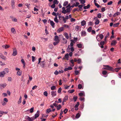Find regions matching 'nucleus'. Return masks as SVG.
I'll return each mask as SVG.
<instances>
[{
  "instance_id": "1",
  "label": "nucleus",
  "mask_w": 121,
  "mask_h": 121,
  "mask_svg": "<svg viewBox=\"0 0 121 121\" xmlns=\"http://www.w3.org/2000/svg\"><path fill=\"white\" fill-rule=\"evenodd\" d=\"M73 43L72 42L70 43V44L69 45L67 50L68 52H69L70 51V50L72 52H73L74 51V49L73 47Z\"/></svg>"
},
{
  "instance_id": "2",
  "label": "nucleus",
  "mask_w": 121,
  "mask_h": 121,
  "mask_svg": "<svg viewBox=\"0 0 121 121\" xmlns=\"http://www.w3.org/2000/svg\"><path fill=\"white\" fill-rule=\"evenodd\" d=\"M104 36L102 34L98 35L96 36V39L98 41H100L103 38Z\"/></svg>"
},
{
  "instance_id": "3",
  "label": "nucleus",
  "mask_w": 121,
  "mask_h": 121,
  "mask_svg": "<svg viewBox=\"0 0 121 121\" xmlns=\"http://www.w3.org/2000/svg\"><path fill=\"white\" fill-rule=\"evenodd\" d=\"M25 119H26V121H33L35 119L34 117H30L29 116H26L25 117Z\"/></svg>"
},
{
  "instance_id": "4",
  "label": "nucleus",
  "mask_w": 121,
  "mask_h": 121,
  "mask_svg": "<svg viewBox=\"0 0 121 121\" xmlns=\"http://www.w3.org/2000/svg\"><path fill=\"white\" fill-rule=\"evenodd\" d=\"M8 99H7L5 98H4L2 102H1V104L2 105L4 106L7 104V102H8Z\"/></svg>"
},
{
  "instance_id": "5",
  "label": "nucleus",
  "mask_w": 121,
  "mask_h": 121,
  "mask_svg": "<svg viewBox=\"0 0 121 121\" xmlns=\"http://www.w3.org/2000/svg\"><path fill=\"white\" fill-rule=\"evenodd\" d=\"M67 9L63 11L62 13L64 14H65L66 13H70V9L69 8H67Z\"/></svg>"
},
{
  "instance_id": "6",
  "label": "nucleus",
  "mask_w": 121,
  "mask_h": 121,
  "mask_svg": "<svg viewBox=\"0 0 121 121\" xmlns=\"http://www.w3.org/2000/svg\"><path fill=\"white\" fill-rule=\"evenodd\" d=\"M13 53L12 54V55L13 56H15L17 53V50L16 48H13Z\"/></svg>"
},
{
  "instance_id": "7",
  "label": "nucleus",
  "mask_w": 121,
  "mask_h": 121,
  "mask_svg": "<svg viewBox=\"0 0 121 121\" xmlns=\"http://www.w3.org/2000/svg\"><path fill=\"white\" fill-rule=\"evenodd\" d=\"M104 66L106 67L104 68V69L112 71V67L109 66L108 65H104Z\"/></svg>"
},
{
  "instance_id": "8",
  "label": "nucleus",
  "mask_w": 121,
  "mask_h": 121,
  "mask_svg": "<svg viewBox=\"0 0 121 121\" xmlns=\"http://www.w3.org/2000/svg\"><path fill=\"white\" fill-rule=\"evenodd\" d=\"M94 19L95 20V25H97L99 24V20L97 18V17H95Z\"/></svg>"
},
{
  "instance_id": "9",
  "label": "nucleus",
  "mask_w": 121,
  "mask_h": 121,
  "mask_svg": "<svg viewBox=\"0 0 121 121\" xmlns=\"http://www.w3.org/2000/svg\"><path fill=\"white\" fill-rule=\"evenodd\" d=\"M104 43L105 42L104 41H102L100 42V44L99 43V45L101 48H104L103 45L104 44Z\"/></svg>"
},
{
  "instance_id": "10",
  "label": "nucleus",
  "mask_w": 121,
  "mask_h": 121,
  "mask_svg": "<svg viewBox=\"0 0 121 121\" xmlns=\"http://www.w3.org/2000/svg\"><path fill=\"white\" fill-rule=\"evenodd\" d=\"M11 6L13 9L15 8V2L14 0H12L11 3Z\"/></svg>"
},
{
  "instance_id": "11",
  "label": "nucleus",
  "mask_w": 121,
  "mask_h": 121,
  "mask_svg": "<svg viewBox=\"0 0 121 121\" xmlns=\"http://www.w3.org/2000/svg\"><path fill=\"white\" fill-rule=\"evenodd\" d=\"M10 18L12 19V20L13 21L15 22H17V19L16 18L11 16H10Z\"/></svg>"
},
{
  "instance_id": "12",
  "label": "nucleus",
  "mask_w": 121,
  "mask_h": 121,
  "mask_svg": "<svg viewBox=\"0 0 121 121\" xmlns=\"http://www.w3.org/2000/svg\"><path fill=\"white\" fill-rule=\"evenodd\" d=\"M78 40V38L77 37L75 38L74 37L73 38V39L70 40V41L71 42L73 43H75L77 42V41Z\"/></svg>"
},
{
  "instance_id": "13",
  "label": "nucleus",
  "mask_w": 121,
  "mask_h": 121,
  "mask_svg": "<svg viewBox=\"0 0 121 121\" xmlns=\"http://www.w3.org/2000/svg\"><path fill=\"white\" fill-rule=\"evenodd\" d=\"M64 30V28L63 27H61L58 29L57 30L58 33H60V32L63 31Z\"/></svg>"
},
{
  "instance_id": "14",
  "label": "nucleus",
  "mask_w": 121,
  "mask_h": 121,
  "mask_svg": "<svg viewBox=\"0 0 121 121\" xmlns=\"http://www.w3.org/2000/svg\"><path fill=\"white\" fill-rule=\"evenodd\" d=\"M39 111H38L36 113L35 115V117L34 118L35 119L38 117L39 116Z\"/></svg>"
},
{
  "instance_id": "15",
  "label": "nucleus",
  "mask_w": 121,
  "mask_h": 121,
  "mask_svg": "<svg viewBox=\"0 0 121 121\" xmlns=\"http://www.w3.org/2000/svg\"><path fill=\"white\" fill-rule=\"evenodd\" d=\"M51 95L52 97L56 96V91H52L51 92Z\"/></svg>"
},
{
  "instance_id": "16",
  "label": "nucleus",
  "mask_w": 121,
  "mask_h": 121,
  "mask_svg": "<svg viewBox=\"0 0 121 121\" xmlns=\"http://www.w3.org/2000/svg\"><path fill=\"white\" fill-rule=\"evenodd\" d=\"M5 73H6L4 71H2L0 72V77H3Z\"/></svg>"
},
{
  "instance_id": "17",
  "label": "nucleus",
  "mask_w": 121,
  "mask_h": 121,
  "mask_svg": "<svg viewBox=\"0 0 121 121\" xmlns=\"http://www.w3.org/2000/svg\"><path fill=\"white\" fill-rule=\"evenodd\" d=\"M54 40L55 41L60 42V40L59 39L58 37V36L56 35L55 37V38Z\"/></svg>"
},
{
  "instance_id": "18",
  "label": "nucleus",
  "mask_w": 121,
  "mask_h": 121,
  "mask_svg": "<svg viewBox=\"0 0 121 121\" xmlns=\"http://www.w3.org/2000/svg\"><path fill=\"white\" fill-rule=\"evenodd\" d=\"M117 43V42L115 40H113L111 44V45H115Z\"/></svg>"
},
{
  "instance_id": "19",
  "label": "nucleus",
  "mask_w": 121,
  "mask_h": 121,
  "mask_svg": "<svg viewBox=\"0 0 121 121\" xmlns=\"http://www.w3.org/2000/svg\"><path fill=\"white\" fill-rule=\"evenodd\" d=\"M45 62L44 61L41 62L40 65V66L42 67H43L45 65Z\"/></svg>"
},
{
  "instance_id": "20",
  "label": "nucleus",
  "mask_w": 121,
  "mask_h": 121,
  "mask_svg": "<svg viewBox=\"0 0 121 121\" xmlns=\"http://www.w3.org/2000/svg\"><path fill=\"white\" fill-rule=\"evenodd\" d=\"M22 73V72L21 71H17V75L18 76H21Z\"/></svg>"
},
{
  "instance_id": "21",
  "label": "nucleus",
  "mask_w": 121,
  "mask_h": 121,
  "mask_svg": "<svg viewBox=\"0 0 121 121\" xmlns=\"http://www.w3.org/2000/svg\"><path fill=\"white\" fill-rule=\"evenodd\" d=\"M64 35L65 36V37L67 39H69V35L66 32H65L64 34Z\"/></svg>"
},
{
  "instance_id": "22",
  "label": "nucleus",
  "mask_w": 121,
  "mask_h": 121,
  "mask_svg": "<svg viewBox=\"0 0 121 121\" xmlns=\"http://www.w3.org/2000/svg\"><path fill=\"white\" fill-rule=\"evenodd\" d=\"M10 47V46L9 45H3L2 46V47L3 48H4L5 49H7V48H9Z\"/></svg>"
},
{
  "instance_id": "23",
  "label": "nucleus",
  "mask_w": 121,
  "mask_h": 121,
  "mask_svg": "<svg viewBox=\"0 0 121 121\" xmlns=\"http://www.w3.org/2000/svg\"><path fill=\"white\" fill-rule=\"evenodd\" d=\"M62 40L63 43L66 44L67 43V41L66 39L63 38L62 39Z\"/></svg>"
},
{
  "instance_id": "24",
  "label": "nucleus",
  "mask_w": 121,
  "mask_h": 121,
  "mask_svg": "<svg viewBox=\"0 0 121 121\" xmlns=\"http://www.w3.org/2000/svg\"><path fill=\"white\" fill-rule=\"evenodd\" d=\"M6 86V84H1L0 85V87L2 88H4Z\"/></svg>"
},
{
  "instance_id": "25",
  "label": "nucleus",
  "mask_w": 121,
  "mask_h": 121,
  "mask_svg": "<svg viewBox=\"0 0 121 121\" xmlns=\"http://www.w3.org/2000/svg\"><path fill=\"white\" fill-rule=\"evenodd\" d=\"M11 32L14 34H15L16 33V31L15 29L13 28H12L11 29Z\"/></svg>"
},
{
  "instance_id": "26",
  "label": "nucleus",
  "mask_w": 121,
  "mask_h": 121,
  "mask_svg": "<svg viewBox=\"0 0 121 121\" xmlns=\"http://www.w3.org/2000/svg\"><path fill=\"white\" fill-rule=\"evenodd\" d=\"M0 56L3 59L5 60L6 59V57L3 55L2 53H0Z\"/></svg>"
},
{
  "instance_id": "27",
  "label": "nucleus",
  "mask_w": 121,
  "mask_h": 121,
  "mask_svg": "<svg viewBox=\"0 0 121 121\" xmlns=\"http://www.w3.org/2000/svg\"><path fill=\"white\" fill-rule=\"evenodd\" d=\"M81 23V25L82 26H84L86 24V21L84 20L82 21Z\"/></svg>"
},
{
  "instance_id": "28",
  "label": "nucleus",
  "mask_w": 121,
  "mask_h": 121,
  "mask_svg": "<svg viewBox=\"0 0 121 121\" xmlns=\"http://www.w3.org/2000/svg\"><path fill=\"white\" fill-rule=\"evenodd\" d=\"M50 24L52 27L54 28V27L55 23L54 22L52 21H51L50 22Z\"/></svg>"
},
{
  "instance_id": "29",
  "label": "nucleus",
  "mask_w": 121,
  "mask_h": 121,
  "mask_svg": "<svg viewBox=\"0 0 121 121\" xmlns=\"http://www.w3.org/2000/svg\"><path fill=\"white\" fill-rule=\"evenodd\" d=\"M79 1L81 2V3L83 4L84 6L85 5L84 3L85 2V0H79Z\"/></svg>"
},
{
  "instance_id": "30",
  "label": "nucleus",
  "mask_w": 121,
  "mask_h": 121,
  "mask_svg": "<svg viewBox=\"0 0 121 121\" xmlns=\"http://www.w3.org/2000/svg\"><path fill=\"white\" fill-rule=\"evenodd\" d=\"M68 97L67 95L65 96L63 99V102H65L68 99Z\"/></svg>"
},
{
  "instance_id": "31",
  "label": "nucleus",
  "mask_w": 121,
  "mask_h": 121,
  "mask_svg": "<svg viewBox=\"0 0 121 121\" xmlns=\"http://www.w3.org/2000/svg\"><path fill=\"white\" fill-rule=\"evenodd\" d=\"M34 110V108L33 107L31 108L30 110H27V111H30V112L32 113L33 112Z\"/></svg>"
},
{
  "instance_id": "32",
  "label": "nucleus",
  "mask_w": 121,
  "mask_h": 121,
  "mask_svg": "<svg viewBox=\"0 0 121 121\" xmlns=\"http://www.w3.org/2000/svg\"><path fill=\"white\" fill-rule=\"evenodd\" d=\"M120 13L118 12H117L115 13L113 15V16L114 17H116L118 15H120Z\"/></svg>"
},
{
  "instance_id": "33",
  "label": "nucleus",
  "mask_w": 121,
  "mask_h": 121,
  "mask_svg": "<svg viewBox=\"0 0 121 121\" xmlns=\"http://www.w3.org/2000/svg\"><path fill=\"white\" fill-rule=\"evenodd\" d=\"M119 24V23H116L114 24L113 25V26L114 27H117L118 26Z\"/></svg>"
},
{
  "instance_id": "34",
  "label": "nucleus",
  "mask_w": 121,
  "mask_h": 121,
  "mask_svg": "<svg viewBox=\"0 0 121 121\" xmlns=\"http://www.w3.org/2000/svg\"><path fill=\"white\" fill-rule=\"evenodd\" d=\"M81 35L82 36H85L86 35V33L85 31H82V32Z\"/></svg>"
},
{
  "instance_id": "35",
  "label": "nucleus",
  "mask_w": 121,
  "mask_h": 121,
  "mask_svg": "<svg viewBox=\"0 0 121 121\" xmlns=\"http://www.w3.org/2000/svg\"><path fill=\"white\" fill-rule=\"evenodd\" d=\"M59 2V1H57V0H54L53 1V4H58Z\"/></svg>"
},
{
  "instance_id": "36",
  "label": "nucleus",
  "mask_w": 121,
  "mask_h": 121,
  "mask_svg": "<svg viewBox=\"0 0 121 121\" xmlns=\"http://www.w3.org/2000/svg\"><path fill=\"white\" fill-rule=\"evenodd\" d=\"M79 96H85V94L84 92H81L79 94Z\"/></svg>"
},
{
  "instance_id": "37",
  "label": "nucleus",
  "mask_w": 121,
  "mask_h": 121,
  "mask_svg": "<svg viewBox=\"0 0 121 121\" xmlns=\"http://www.w3.org/2000/svg\"><path fill=\"white\" fill-rule=\"evenodd\" d=\"M82 44L81 43L78 44H77V46L78 47L80 48H81L82 47Z\"/></svg>"
},
{
  "instance_id": "38",
  "label": "nucleus",
  "mask_w": 121,
  "mask_h": 121,
  "mask_svg": "<svg viewBox=\"0 0 121 121\" xmlns=\"http://www.w3.org/2000/svg\"><path fill=\"white\" fill-rule=\"evenodd\" d=\"M75 30L77 31H78L80 29V27L78 26H75Z\"/></svg>"
},
{
  "instance_id": "39",
  "label": "nucleus",
  "mask_w": 121,
  "mask_h": 121,
  "mask_svg": "<svg viewBox=\"0 0 121 121\" xmlns=\"http://www.w3.org/2000/svg\"><path fill=\"white\" fill-rule=\"evenodd\" d=\"M54 21L56 23H58V21L57 18V16L55 17L54 19Z\"/></svg>"
},
{
  "instance_id": "40",
  "label": "nucleus",
  "mask_w": 121,
  "mask_h": 121,
  "mask_svg": "<svg viewBox=\"0 0 121 121\" xmlns=\"http://www.w3.org/2000/svg\"><path fill=\"white\" fill-rule=\"evenodd\" d=\"M65 58H66V59L67 60H69V54L68 53H67L66 54L65 56Z\"/></svg>"
},
{
  "instance_id": "41",
  "label": "nucleus",
  "mask_w": 121,
  "mask_h": 121,
  "mask_svg": "<svg viewBox=\"0 0 121 121\" xmlns=\"http://www.w3.org/2000/svg\"><path fill=\"white\" fill-rule=\"evenodd\" d=\"M83 6V5H79L78 6V7L79 8V10L80 11L82 10V7Z\"/></svg>"
},
{
  "instance_id": "42",
  "label": "nucleus",
  "mask_w": 121,
  "mask_h": 121,
  "mask_svg": "<svg viewBox=\"0 0 121 121\" xmlns=\"http://www.w3.org/2000/svg\"><path fill=\"white\" fill-rule=\"evenodd\" d=\"M52 111V110L50 108L47 109L46 110V113L47 114H48L49 112Z\"/></svg>"
},
{
  "instance_id": "43",
  "label": "nucleus",
  "mask_w": 121,
  "mask_h": 121,
  "mask_svg": "<svg viewBox=\"0 0 121 121\" xmlns=\"http://www.w3.org/2000/svg\"><path fill=\"white\" fill-rule=\"evenodd\" d=\"M57 110H59L61 108V106L59 104L58 105V106H57Z\"/></svg>"
},
{
  "instance_id": "44",
  "label": "nucleus",
  "mask_w": 121,
  "mask_h": 121,
  "mask_svg": "<svg viewBox=\"0 0 121 121\" xmlns=\"http://www.w3.org/2000/svg\"><path fill=\"white\" fill-rule=\"evenodd\" d=\"M90 7V5L89 4H88L87 6H84L83 8L84 9H86Z\"/></svg>"
},
{
  "instance_id": "45",
  "label": "nucleus",
  "mask_w": 121,
  "mask_h": 121,
  "mask_svg": "<svg viewBox=\"0 0 121 121\" xmlns=\"http://www.w3.org/2000/svg\"><path fill=\"white\" fill-rule=\"evenodd\" d=\"M3 71L5 72L6 73H8L9 72V70L8 68H5L4 69V71Z\"/></svg>"
},
{
  "instance_id": "46",
  "label": "nucleus",
  "mask_w": 121,
  "mask_h": 121,
  "mask_svg": "<svg viewBox=\"0 0 121 121\" xmlns=\"http://www.w3.org/2000/svg\"><path fill=\"white\" fill-rule=\"evenodd\" d=\"M62 19L63 21L64 22V23H65L66 22V19L65 18V17L64 16H62Z\"/></svg>"
},
{
  "instance_id": "47",
  "label": "nucleus",
  "mask_w": 121,
  "mask_h": 121,
  "mask_svg": "<svg viewBox=\"0 0 121 121\" xmlns=\"http://www.w3.org/2000/svg\"><path fill=\"white\" fill-rule=\"evenodd\" d=\"M68 4V1H66L65 2L63 6H66Z\"/></svg>"
},
{
  "instance_id": "48",
  "label": "nucleus",
  "mask_w": 121,
  "mask_h": 121,
  "mask_svg": "<svg viewBox=\"0 0 121 121\" xmlns=\"http://www.w3.org/2000/svg\"><path fill=\"white\" fill-rule=\"evenodd\" d=\"M7 112H4L3 111H0V114L3 115L4 113L7 114Z\"/></svg>"
},
{
  "instance_id": "49",
  "label": "nucleus",
  "mask_w": 121,
  "mask_h": 121,
  "mask_svg": "<svg viewBox=\"0 0 121 121\" xmlns=\"http://www.w3.org/2000/svg\"><path fill=\"white\" fill-rule=\"evenodd\" d=\"M58 18L59 20H61L62 18V16H61L60 15H58Z\"/></svg>"
},
{
  "instance_id": "50",
  "label": "nucleus",
  "mask_w": 121,
  "mask_h": 121,
  "mask_svg": "<svg viewBox=\"0 0 121 121\" xmlns=\"http://www.w3.org/2000/svg\"><path fill=\"white\" fill-rule=\"evenodd\" d=\"M77 96H74L73 97V99L74 102H75L76 101L77 99Z\"/></svg>"
},
{
  "instance_id": "51",
  "label": "nucleus",
  "mask_w": 121,
  "mask_h": 121,
  "mask_svg": "<svg viewBox=\"0 0 121 121\" xmlns=\"http://www.w3.org/2000/svg\"><path fill=\"white\" fill-rule=\"evenodd\" d=\"M43 94L46 96H48V93L47 91H45L43 93Z\"/></svg>"
},
{
  "instance_id": "52",
  "label": "nucleus",
  "mask_w": 121,
  "mask_h": 121,
  "mask_svg": "<svg viewBox=\"0 0 121 121\" xmlns=\"http://www.w3.org/2000/svg\"><path fill=\"white\" fill-rule=\"evenodd\" d=\"M41 39L43 41H46L48 40V39L47 38H41Z\"/></svg>"
},
{
  "instance_id": "53",
  "label": "nucleus",
  "mask_w": 121,
  "mask_h": 121,
  "mask_svg": "<svg viewBox=\"0 0 121 121\" xmlns=\"http://www.w3.org/2000/svg\"><path fill=\"white\" fill-rule=\"evenodd\" d=\"M107 73V71L104 70L102 72V73L104 75H106Z\"/></svg>"
},
{
  "instance_id": "54",
  "label": "nucleus",
  "mask_w": 121,
  "mask_h": 121,
  "mask_svg": "<svg viewBox=\"0 0 121 121\" xmlns=\"http://www.w3.org/2000/svg\"><path fill=\"white\" fill-rule=\"evenodd\" d=\"M80 115L79 113H78L77 114V115L76 116V117L77 118H78L80 117Z\"/></svg>"
},
{
  "instance_id": "55",
  "label": "nucleus",
  "mask_w": 121,
  "mask_h": 121,
  "mask_svg": "<svg viewBox=\"0 0 121 121\" xmlns=\"http://www.w3.org/2000/svg\"><path fill=\"white\" fill-rule=\"evenodd\" d=\"M92 30V28L91 27H90L87 29V31L88 32H90Z\"/></svg>"
},
{
  "instance_id": "56",
  "label": "nucleus",
  "mask_w": 121,
  "mask_h": 121,
  "mask_svg": "<svg viewBox=\"0 0 121 121\" xmlns=\"http://www.w3.org/2000/svg\"><path fill=\"white\" fill-rule=\"evenodd\" d=\"M68 111V109L67 108H65L63 111V112L65 114H66Z\"/></svg>"
},
{
  "instance_id": "57",
  "label": "nucleus",
  "mask_w": 121,
  "mask_h": 121,
  "mask_svg": "<svg viewBox=\"0 0 121 121\" xmlns=\"http://www.w3.org/2000/svg\"><path fill=\"white\" fill-rule=\"evenodd\" d=\"M101 17V15L100 13H99L97 14V17L99 18H100Z\"/></svg>"
},
{
  "instance_id": "58",
  "label": "nucleus",
  "mask_w": 121,
  "mask_h": 121,
  "mask_svg": "<svg viewBox=\"0 0 121 121\" xmlns=\"http://www.w3.org/2000/svg\"><path fill=\"white\" fill-rule=\"evenodd\" d=\"M59 42L55 41V42H54L53 44L54 45H56Z\"/></svg>"
},
{
  "instance_id": "59",
  "label": "nucleus",
  "mask_w": 121,
  "mask_h": 121,
  "mask_svg": "<svg viewBox=\"0 0 121 121\" xmlns=\"http://www.w3.org/2000/svg\"><path fill=\"white\" fill-rule=\"evenodd\" d=\"M54 74L56 75H57L59 74V72L57 70H56L54 73Z\"/></svg>"
},
{
  "instance_id": "60",
  "label": "nucleus",
  "mask_w": 121,
  "mask_h": 121,
  "mask_svg": "<svg viewBox=\"0 0 121 121\" xmlns=\"http://www.w3.org/2000/svg\"><path fill=\"white\" fill-rule=\"evenodd\" d=\"M79 105V102H77V104H76L74 106L75 108H76L78 107V106Z\"/></svg>"
},
{
  "instance_id": "61",
  "label": "nucleus",
  "mask_w": 121,
  "mask_h": 121,
  "mask_svg": "<svg viewBox=\"0 0 121 121\" xmlns=\"http://www.w3.org/2000/svg\"><path fill=\"white\" fill-rule=\"evenodd\" d=\"M74 91V90L73 89L72 90L68 91V92H69V93H71L73 92Z\"/></svg>"
},
{
  "instance_id": "62",
  "label": "nucleus",
  "mask_w": 121,
  "mask_h": 121,
  "mask_svg": "<svg viewBox=\"0 0 121 121\" xmlns=\"http://www.w3.org/2000/svg\"><path fill=\"white\" fill-rule=\"evenodd\" d=\"M82 87V85L80 84H79L78 86V88L79 89H81Z\"/></svg>"
},
{
  "instance_id": "63",
  "label": "nucleus",
  "mask_w": 121,
  "mask_h": 121,
  "mask_svg": "<svg viewBox=\"0 0 121 121\" xmlns=\"http://www.w3.org/2000/svg\"><path fill=\"white\" fill-rule=\"evenodd\" d=\"M61 89V87H60L59 88L58 91V93H60Z\"/></svg>"
},
{
  "instance_id": "64",
  "label": "nucleus",
  "mask_w": 121,
  "mask_h": 121,
  "mask_svg": "<svg viewBox=\"0 0 121 121\" xmlns=\"http://www.w3.org/2000/svg\"><path fill=\"white\" fill-rule=\"evenodd\" d=\"M56 89V86H52L51 88V89L52 90H53Z\"/></svg>"
}]
</instances>
